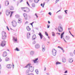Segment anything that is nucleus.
<instances>
[{
    "label": "nucleus",
    "mask_w": 75,
    "mask_h": 75,
    "mask_svg": "<svg viewBox=\"0 0 75 75\" xmlns=\"http://www.w3.org/2000/svg\"><path fill=\"white\" fill-rule=\"evenodd\" d=\"M2 35L3 40H5V39L6 38V37H7L6 33L4 31H2Z\"/></svg>",
    "instance_id": "f257e3e1"
},
{
    "label": "nucleus",
    "mask_w": 75,
    "mask_h": 75,
    "mask_svg": "<svg viewBox=\"0 0 75 75\" xmlns=\"http://www.w3.org/2000/svg\"><path fill=\"white\" fill-rule=\"evenodd\" d=\"M58 30L59 32H62L63 31V29H62V26H59L58 28Z\"/></svg>",
    "instance_id": "f03ea898"
},
{
    "label": "nucleus",
    "mask_w": 75,
    "mask_h": 75,
    "mask_svg": "<svg viewBox=\"0 0 75 75\" xmlns=\"http://www.w3.org/2000/svg\"><path fill=\"white\" fill-rule=\"evenodd\" d=\"M52 52L53 55L55 56L56 55V53H57V51L55 49H53L52 51Z\"/></svg>",
    "instance_id": "7ed1b4c3"
},
{
    "label": "nucleus",
    "mask_w": 75,
    "mask_h": 75,
    "mask_svg": "<svg viewBox=\"0 0 75 75\" xmlns=\"http://www.w3.org/2000/svg\"><path fill=\"white\" fill-rule=\"evenodd\" d=\"M6 41H2V42L1 43V47H4L6 45Z\"/></svg>",
    "instance_id": "20e7f679"
},
{
    "label": "nucleus",
    "mask_w": 75,
    "mask_h": 75,
    "mask_svg": "<svg viewBox=\"0 0 75 75\" xmlns=\"http://www.w3.org/2000/svg\"><path fill=\"white\" fill-rule=\"evenodd\" d=\"M12 24L13 26L14 27H16V26L17 25V22H16V21H13V22H12Z\"/></svg>",
    "instance_id": "39448f33"
},
{
    "label": "nucleus",
    "mask_w": 75,
    "mask_h": 75,
    "mask_svg": "<svg viewBox=\"0 0 75 75\" xmlns=\"http://www.w3.org/2000/svg\"><path fill=\"white\" fill-rule=\"evenodd\" d=\"M34 67H32V66H29V69L31 72H33L34 71Z\"/></svg>",
    "instance_id": "423d86ee"
},
{
    "label": "nucleus",
    "mask_w": 75,
    "mask_h": 75,
    "mask_svg": "<svg viewBox=\"0 0 75 75\" xmlns=\"http://www.w3.org/2000/svg\"><path fill=\"white\" fill-rule=\"evenodd\" d=\"M23 15L25 18V20H27V18L28 17V16H27V14L25 13H23Z\"/></svg>",
    "instance_id": "0eeeda50"
},
{
    "label": "nucleus",
    "mask_w": 75,
    "mask_h": 75,
    "mask_svg": "<svg viewBox=\"0 0 75 75\" xmlns=\"http://www.w3.org/2000/svg\"><path fill=\"white\" fill-rule=\"evenodd\" d=\"M38 58H36L35 60H33V62L35 64H37V63H38Z\"/></svg>",
    "instance_id": "6e6552de"
},
{
    "label": "nucleus",
    "mask_w": 75,
    "mask_h": 75,
    "mask_svg": "<svg viewBox=\"0 0 75 75\" xmlns=\"http://www.w3.org/2000/svg\"><path fill=\"white\" fill-rule=\"evenodd\" d=\"M42 52H44V51H45V45H43L42 46Z\"/></svg>",
    "instance_id": "1a4fd4ad"
},
{
    "label": "nucleus",
    "mask_w": 75,
    "mask_h": 75,
    "mask_svg": "<svg viewBox=\"0 0 75 75\" xmlns=\"http://www.w3.org/2000/svg\"><path fill=\"white\" fill-rule=\"evenodd\" d=\"M40 46L39 44H36L35 46V48H36V49L40 48Z\"/></svg>",
    "instance_id": "9d476101"
},
{
    "label": "nucleus",
    "mask_w": 75,
    "mask_h": 75,
    "mask_svg": "<svg viewBox=\"0 0 75 75\" xmlns=\"http://www.w3.org/2000/svg\"><path fill=\"white\" fill-rule=\"evenodd\" d=\"M73 61V59L72 58H69L68 60L69 62V63H72Z\"/></svg>",
    "instance_id": "9b49d317"
},
{
    "label": "nucleus",
    "mask_w": 75,
    "mask_h": 75,
    "mask_svg": "<svg viewBox=\"0 0 75 75\" xmlns=\"http://www.w3.org/2000/svg\"><path fill=\"white\" fill-rule=\"evenodd\" d=\"M7 55V53L6 52H4L3 54V56L4 57H6Z\"/></svg>",
    "instance_id": "f8f14e48"
},
{
    "label": "nucleus",
    "mask_w": 75,
    "mask_h": 75,
    "mask_svg": "<svg viewBox=\"0 0 75 75\" xmlns=\"http://www.w3.org/2000/svg\"><path fill=\"white\" fill-rule=\"evenodd\" d=\"M9 4V2L8 1H6L5 2V5L6 6H8Z\"/></svg>",
    "instance_id": "ddd939ff"
},
{
    "label": "nucleus",
    "mask_w": 75,
    "mask_h": 75,
    "mask_svg": "<svg viewBox=\"0 0 75 75\" xmlns=\"http://www.w3.org/2000/svg\"><path fill=\"white\" fill-rule=\"evenodd\" d=\"M38 34L40 36V39H42V37H43V35H42L41 33L40 32L39 34Z\"/></svg>",
    "instance_id": "4468645a"
},
{
    "label": "nucleus",
    "mask_w": 75,
    "mask_h": 75,
    "mask_svg": "<svg viewBox=\"0 0 75 75\" xmlns=\"http://www.w3.org/2000/svg\"><path fill=\"white\" fill-rule=\"evenodd\" d=\"M62 61L63 62H66V58L65 57H63L62 58Z\"/></svg>",
    "instance_id": "2eb2a0df"
},
{
    "label": "nucleus",
    "mask_w": 75,
    "mask_h": 75,
    "mask_svg": "<svg viewBox=\"0 0 75 75\" xmlns=\"http://www.w3.org/2000/svg\"><path fill=\"white\" fill-rule=\"evenodd\" d=\"M26 29L28 31H31V28H30V27H29V26H28L26 27Z\"/></svg>",
    "instance_id": "dca6fc26"
},
{
    "label": "nucleus",
    "mask_w": 75,
    "mask_h": 75,
    "mask_svg": "<svg viewBox=\"0 0 75 75\" xmlns=\"http://www.w3.org/2000/svg\"><path fill=\"white\" fill-rule=\"evenodd\" d=\"M12 66L11 64H8L6 66V67L7 68H11Z\"/></svg>",
    "instance_id": "f3484780"
},
{
    "label": "nucleus",
    "mask_w": 75,
    "mask_h": 75,
    "mask_svg": "<svg viewBox=\"0 0 75 75\" xmlns=\"http://www.w3.org/2000/svg\"><path fill=\"white\" fill-rule=\"evenodd\" d=\"M36 38H37V37H36L35 35H33L32 37L33 40H35L36 39Z\"/></svg>",
    "instance_id": "a211bd4d"
},
{
    "label": "nucleus",
    "mask_w": 75,
    "mask_h": 75,
    "mask_svg": "<svg viewBox=\"0 0 75 75\" xmlns=\"http://www.w3.org/2000/svg\"><path fill=\"white\" fill-rule=\"evenodd\" d=\"M34 53H35L34 51H31L30 52V55H34Z\"/></svg>",
    "instance_id": "6ab92c4d"
},
{
    "label": "nucleus",
    "mask_w": 75,
    "mask_h": 75,
    "mask_svg": "<svg viewBox=\"0 0 75 75\" xmlns=\"http://www.w3.org/2000/svg\"><path fill=\"white\" fill-rule=\"evenodd\" d=\"M25 10L26 11V12H30V9H29L28 8L26 7Z\"/></svg>",
    "instance_id": "aec40b11"
},
{
    "label": "nucleus",
    "mask_w": 75,
    "mask_h": 75,
    "mask_svg": "<svg viewBox=\"0 0 75 75\" xmlns=\"http://www.w3.org/2000/svg\"><path fill=\"white\" fill-rule=\"evenodd\" d=\"M22 22V20L21 19L19 18L18 19V23H21Z\"/></svg>",
    "instance_id": "412c9836"
},
{
    "label": "nucleus",
    "mask_w": 75,
    "mask_h": 75,
    "mask_svg": "<svg viewBox=\"0 0 75 75\" xmlns=\"http://www.w3.org/2000/svg\"><path fill=\"white\" fill-rule=\"evenodd\" d=\"M31 6L32 7H33V8H34V7H35V4L34 3H33L31 4Z\"/></svg>",
    "instance_id": "4be33fe9"
},
{
    "label": "nucleus",
    "mask_w": 75,
    "mask_h": 75,
    "mask_svg": "<svg viewBox=\"0 0 75 75\" xmlns=\"http://www.w3.org/2000/svg\"><path fill=\"white\" fill-rule=\"evenodd\" d=\"M10 61L9 58H8V57H6L5 58V61L7 62V61Z\"/></svg>",
    "instance_id": "5701e85b"
},
{
    "label": "nucleus",
    "mask_w": 75,
    "mask_h": 75,
    "mask_svg": "<svg viewBox=\"0 0 75 75\" xmlns=\"http://www.w3.org/2000/svg\"><path fill=\"white\" fill-rule=\"evenodd\" d=\"M64 32L61 35V39H62V37H63V35H64Z\"/></svg>",
    "instance_id": "b1692460"
},
{
    "label": "nucleus",
    "mask_w": 75,
    "mask_h": 75,
    "mask_svg": "<svg viewBox=\"0 0 75 75\" xmlns=\"http://www.w3.org/2000/svg\"><path fill=\"white\" fill-rule=\"evenodd\" d=\"M66 38L67 40H69L70 39V37L69 36H66Z\"/></svg>",
    "instance_id": "393cba45"
},
{
    "label": "nucleus",
    "mask_w": 75,
    "mask_h": 75,
    "mask_svg": "<svg viewBox=\"0 0 75 75\" xmlns=\"http://www.w3.org/2000/svg\"><path fill=\"white\" fill-rule=\"evenodd\" d=\"M10 13V12H8V11L6 12V14L7 16H8L9 15V14Z\"/></svg>",
    "instance_id": "a878e982"
},
{
    "label": "nucleus",
    "mask_w": 75,
    "mask_h": 75,
    "mask_svg": "<svg viewBox=\"0 0 75 75\" xmlns=\"http://www.w3.org/2000/svg\"><path fill=\"white\" fill-rule=\"evenodd\" d=\"M35 72L37 74H38V69H36L35 70Z\"/></svg>",
    "instance_id": "bb28decb"
},
{
    "label": "nucleus",
    "mask_w": 75,
    "mask_h": 75,
    "mask_svg": "<svg viewBox=\"0 0 75 75\" xmlns=\"http://www.w3.org/2000/svg\"><path fill=\"white\" fill-rule=\"evenodd\" d=\"M10 10H14V7H13V6H11L10 8Z\"/></svg>",
    "instance_id": "cd10ccee"
},
{
    "label": "nucleus",
    "mask_w": 75,
    "mask_h": 75,
    "mask_svg": "<svg viewBox=\"0 0 75 75\" xmlns=\"http://www.w3.org/2000/svg\"><path fill=\"white\" fill-rule=\"evenodd\" d=\"M26 8V7H21V9L23 11H24V10H25Z\"/></svg>",
    "instance_id": "c85d7f7f"
},
{
    "label": "nucleus",
    "mask_w": 75,
    "mask_h": 75,
    "mask_svg": "<svg viewBox=\"0 0 75 75\" xmlns=\"http://www.w3.org/2000/svg\"><path fill=\"white\" fill-rule=\"evenodd\" d=\"M38 0H34V1L35 3H37L38 2Z\"/></svg>",
    "instance_id": "c756f323"
},
{
    "label": "nucleus",
    "mask_w": 75,
    "mask_h": 75,
    "mask_svg": "<svg viewBox=\"0 0 75 75\" xmlns=\"http://www.w3.org/2000/svg\"><path fill=\"white\" fill-rule=\"evenodd\" d=\"M61 64V63L58 62H57L56 63V65H58V64Z\"/></svg>",
    "instance_id": "7c9ffc66"
},
{
    "label": "nucleus",
    "mask_w": 75,
    "mask_h": 75,
    "mask_svg": "<svg viewBox=\"0 0 75 75\" xmlns=\"http://www.w3.org/2000/svg\"><path fill=\"white\" fill-rule=\"evenodd\" d=\"M70 55L71 56V57H73L74 56V55L73 54V53L71 52L70 53Z\"/></svg>",
    "instance_id": "2f4dec72"
},
{
    "label": "nucleus",
    "mask_w": 75,
    "mask_h": 75,
    "mask_svg": "<svg viewBox=\"0 0 75 75\" xmlns=\"http://www.w3.org/2000/svg\"><path fill=\"white\" fill-rule=\"evenodd\" d=\"M15 50H16L17 51H20V50H19L18 48L17 47L16 48V49H15Z\"/></svg>",
    "instance_id": "473e14b6"
},
{
    "label": "nucleus",
    "mask_w": 75,
    "mask_h": 75,
    "mask_svg": "<svg viewBox=\"0 0 75 75\" xmlns=\"http://www.w3.org/2000/svg\"><path fill=\"white\" fill-rule=\"evenodd\" d=\"M52 35L54 37L55 36V33H54V32H52Z\"/></svg>",
    "instance_id": "72a5a7b5"
},
{
    "label": "nucleus",
    "mask_w": 75,
    "mask_h": 75,
    "mask_svg": "<svg viewBox=\"0 0 75 75\" xmlns=\"http://www.w3.org/2000/svg\"><path fill=\"white\" fill-rule=\"evenodd\" d=\"M30 33H29V35L28 36V34H27V38H29L30 37Z\"/></svg>",
    "instance_id": "f704fd0d"
},
{
    "label": "nucleus",
    "mask_w": 75,
    "mask_h": 75,
    "mask_svg": "<svg viewBox=\"0 0 75 75\" xmlns=\"http://www.w3.org/2000/svg\"><path fill=\"white\" fill-rule=\"evenodd\" d=\"M13 39L16 42L17 41V39H15V38H14V37H13Z\"/></svg>",
    "instance_id": "c9c22d12"
},
{
    "label": "nucleus",
    "mask_w": 75,
    "mask_h": 75,
    "mask_svg": "<svg viewBox=\"0 0 75 75\" xmlns=\"http://www.w3.org/2000/svg\"><path fill=\"white\" fill-rule=\"evenodd\" d=\"M45 34L46 35H47V36H48V33H47V32H45Z\"/></svg>",
    "instance_id": "e433bc0d"
},
{
    "label": "nucleus",
    "mask_w": 75,
    "mask_h": 75,
    "mask_svg": "<svg viewBox=\"0 0 75 75\" xmlns=\"http://www.w3.org/2000/svg\"><path fill=\"white\" fill-rule=\"evenodd\" d=\"M16 18H18V17H19V15H16Z\"/></svg>",
    "instance_id": "4c0bfd02"
},
{
    "label": "nucleus",
    "mask_w": 75,
    "mask_h": 75,
    "mask_svg": "<svg viewBox=\"0 0 75 75\" xmlns=\"http://www.w3.org/2000/svg\"><path fill=\"white\" fill-rule=\"evenodd\" d=\"M67 11H68V10H66L64 11V12H65V13H66V14H67Z\"/></svg>",
    "instance_id": "58836bf2"
},
{
    "label": "nucleus",
    "mask_w": 75,
    "mask_h": 75,
    "mask_svg": "<svg viewBox=\"0 0 75 75\" xmlns=\"http://www.w3.org/2000/svg\"><path fill=\"white\" fill-rule=\"evenodd\" d=\"M36 43V42H35V41H34L33 42V44H35Z\"/></svg>",
    "instance_id": "ea45409f"
},
{
    "label": "nucleus",
    "mask_w": 75,
    "mask_h": 75,
    "mask_svg": "<svg viewBox=\"0 0 75 75\" xmlns=\"http://www.w3.org/2000/svg\"><path fill=\"white\" fill-rule=\"evenodd\" d=\"M48 14H49V15H50V16H51V14L52 13H51L50 12L48 13Z\"/></svg>",
    "instance_id": "a19ab883"
},
{
    "label": "nucleus",
    "mask_w": 75,
    "mask_h": 75,
    "mask_svg": "<svg viewBox=\"0 0 75 75\" xmlns=\"http://www.w3.org/2000/svg\"><path fill=\"white\" fill-rule=\"evenodd\" d=\"M47 28H50V25H47Z\"/></svg>",
    "instance_id": "79ce46f5"
},
{
    "label": "nucleus",
    "mask_w": 75,
    "mask_h": 75,
    "mask_svg": "<svg viewBox=\"0 0 75 75\" xmlns=\"http://www.w3.org/2000/svg\"><path fill=\"white\" fill-rule=\"evenodd\" d=\"M68 72V71L66 70L64 72V73L66 74V73H67Z\"/></svg>",
    "instance_id": "37998d69"
},
{
    "label": "nucleus",
    "mask_w": 75,
    "mask_h": 75,
    "mask_svg": "<svg viewBox=\"0 0 75 75\" xmlns=\"http://www.w3.org/2000/svg\"><path fill=\"white\" fill-rule=\"evenodd\" d=\"M35 15L36 16L37 18H38V16H37V13H35Z\"/></svg>",
    "instance_id": "c03bdc74"
},
{
    "label": "nucleus",
    "mask_w": 75,
    "mask_h": 75,
    "mask_svg": "<svg viewBox=\"0 0 75 75\" xmlns=\"http://www.w3.org/2000/svg\"><path fill=\"white\" fill-rule=\"evenodd\" d=\"M44 5H45V4H44V3H43V5L42 6V7L44 8Z\"/></svg>",
    "instance_id": "a18cd8bd"
},
{
    "label": "nucleus",
    "mask_w": 75,
    "mask_h": 75,
    "mask_svg": "<svg viewBox=\"0 0 75 75\" xmlns=\"http://www.w3.org/2000/svg\"><path fill=\"white\" fill-rule=\"evenodd\" d=\"M63 39L64 40V41H65V42H67V41H66V40H65V39H64V38H63Z\"/></svg>",
    "instance_id": "49530a36"
},
{
    "label": "nucleus",
    "mask_w": 75,
    "mask_h": 75,
    "mask_svg": "<svg viewBox=\"0 0 75 75\" xmlns=\"http://www.w3.org/2000/svg\"><path fill=\"white\" fill-rule=\"evenodd\" d=\"M56 34H59V35H60V33H56Z\"/></svg>",
    "instance_id": "de8ad7c7"
},
{
    "label": "nucleus",
    "mask_w": 75,
    "mask_h": 75,
    "mask_svg": "<svg viewBox=\"0 0 75 75\" xmlns=\"http://www.w3.org/2000/svg\"><path fill=\"white\" fill-rule=\"evenodd\" d=\"M27 4H28V5L29 6H30V4H28V2H27Z\"/></svg>",
    "instance_id": "09e8293b"
},
{
    "label": "nucleus",
    "mask_w": 75,
    "mask_h": 75,
    "mask_svg": "<svg viewBox=\"0 0 75 75\" xmlns=\"http://www.w3.org/2000/svg\"><path fill=\"white\" fill-rule=\"evenodd\" d=\"M27 65H28V66H30V65H31V64H29Z\"/></svg>",
    "instance_id": "8fccbe9b"
},
{
    "label": "nucleus",
    "mask_w": 75,
    "mask_h": 75,
    "mask_svg": "<svg viewBox=\"0 0 75 75\" xmlns=\"http://www.w3.org/2000/svg\"><path fill=\"white\" fill-rule=\"evenodd\" d=\"M71 35H72V37H74V35H72V34L71 33Z\"/></svg>",
    "instance_id": "3c124183"
},
{
    "label": "nucleus",
    "mask_w": 75,
    "mask_h": 75,
    "mask_svg": "<svg viewBox=\"0 0 75 75\" xmlns=\"http://www.w3.org/2000/svg\"><path fill=\"white\" fill-rule=\"evenodd\" d=\"M7 29H8V31H9V28H8V26H7Z\"/></svg>",
    "instance_id": "603ef678"
},
{
    "label": "nucleus",
    "mask_w": 75,
    "mask_h": 75,
    "mask_svg": "<svg viewBox=\"0 0 75 75\" xmlns=\"http://www.w3.org/2000/svg\"><path fill=\"white\" fill-rule=\"evenodd\" d=\"M60 49H61V50H63V48H62V47H60Z\"/></svg>",
    "instance_id": "864d4df0"
},
{
    "label": "nucleus",
    "mask_w": 75,
    "mask_h": 75,
    "mask_svg": "<svg viewBox=\"0 0 75 75\" xmlns=\"http://www.w3.org/2000/svg\"><path fill=\"white\" fill-rule=\"evenodd\" d=\"M23 1V0H20V3H21V2H22Z\"/></svg>",
    "instance_id": "5fc2aeb1"
},
{
    "label": "nucleus",
    "mask_w": 75,
    "mask_h": 75,
    "mask_svg": "<svg viewBox=\"0 0 75 75\" xmlns=\"http://www.w3.org/2000/svg\"><path fill=\"white\" fill-rule=\"evenodd\" d=\"M29 75H34V74H29Z\"/></svg>",
    "instance_id": "6e6d98bb"
},
{
    "label": "nucleus",
    "mask_w": 75,
    "mask_h": 75,
    "mask_svg": "<svg viewBox=\"0 0 75 75\" xmlns=\"http://www.w3.org/2000/svg\"><path fill=\"white\" fill-rule=\"evenodd\" d=\"M43 5V4H41V6H42V7L43 6H42Z\"/></svg>",
    "instance_id": "4d7b16f0"
},
{
    "label": "nucleus",
    "mask_w": 75,
    "mask_h": 75,
    "mask_svg": "<svg viewBox=\"0 0 75 75\" xmlns=\"http://www.w3.org/2000/svg\"><path fill=\"white\" fill-rule=\"evenodd\" d=\"M1 69V65L0 64V69Z\"/></svg>",
    "instance_id": "13d9d810"
},
{
    "label": "nucleus",
    "mask_w": 75,
    "mask_h": 75,
    "mask_svg": "<svg viewBox=\"0 0 75 75\" xmlns=\"http://www.w3.org/2000/svg\"><path fill=\"white\" fill-rule=\"evenodd\" d=\"M58 1L59 0H56V2L57 3V2H58Z\"/></svg>",
    "instance_id": "bf43d9fd"
},
{
    "label": "nucleus",
    "mask_w": 75,
    "mask_h": 75,
    "mask_svg": "<svg viewBox=\"0 0 75 75\" xmlns=\"http://www.w3.org/2000/svg\"><path fill=\"white\" fill-rule=\"evenodd\" d=\"M27 67H28V65H27V66H25V68H27Z\"/></svg>",
    "instance_id": "052dcab7"
},
{
    "label": "nucleus",
    "mask_w": 75,
    "mask_h": 75,
    "mask_svg": "<svg viewBox=\"0 0 75 75\" xmlns=\"http://www.w3.org/2000/svg\"><path fill=\"white\" fill-rule=\"evenodd\" d=\"M28 23V21H26L25 22V24H27Z\"/></svg>",
    "instance_id": "680f3d73"
},
{
    "label": "nucleus",
    "mask_w": 75,
    "mask_h": 75,
    "mask_svg": "<svg viewBox=\"0 0 75 75\" xmlns=\"http://www.w3.org/2000/svg\"><path fill=\"white\" fill-rule=\"evenodd\" d=\"M74 55H75V50H74Z\"/></svg>",
    "instance_id": "e2e57ef3"
},
{
    "label": "nucleus",
    "mask_w": 75,
    "mask_h": 75,
    "mask_svg": "<svg viewBox=\"0 0 75 75\" xmlns=\"http://www.w3.org/2000/svg\"><path fill=\"white\" fill-rule=\"evenodd\" d=\"M47 75H50V73H46Z\"/></svg>",
    "instance_id": "0e129e2a"
},
{
    "label": "nucleus",
    "mask_w": 75,
    "mask_h": 75,
    "mask_svg": "<svg viewBox=\"0 0 75 75\" xmlns=\"http://www.w3.org/2000/svg\"><path fill=\"white\" fill-rule=\"evenodd\" d=\"M68 30H71V28H68Z\"/></svg>",
    "instance_id": "69168bd1"
},
{
    "label": "nucleus",
    "mask_w": 75,
    "mask_h": 75,
    "mask_svg": "<svg viewBox=\"0 0 75 75\" xmlns=\"http://www.w3.org/2000/svg\"><path fill=\"white\" fill-rule=\"evenodd\" d=\"M62 50L63 51V52H64V50L63 49V50Z\"/></svg>",
    "instance_id": "338daca9"
},
{
    "label": "nucleus",
    "mask_w": 75,
    "mask_h": 75,
    "mask_svg": "<svg viewBox=\"0 0 75 75\" xmlns=\"http://www.w3.org/2000/svg\"><path fill=\"white\" fill-rule=\"evenodd\" d=\"M62 18V17H61V16H59V18Z\"/></svg>",
    "instance_id": "774afa93"
}]
</instances>
